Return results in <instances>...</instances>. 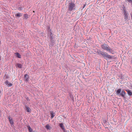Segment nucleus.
Masks as SVG:
<instances>
[{"label": "nucleus", "instance_id": "obj_11", "mask_svg": "<svg viewBox=\"0 0 132 132\" xmlns=\"http://www.w3.org/2000/svg\"><path fill=\"white\" fill-rule=\"evenodd\" d=\"M9 119L11 124H12L13 123V121L11 118L10 117H9Z\"/></svg>", "mask_w": 132, "mask_h": 132}, {"label": "nucleus", "instance_id": "obj_12", "mask_svg": "<svg viewBox=\"0 0 132 132\" xmlns=\"http://www.w3.org/2000/svg\"><path fill=\"white\" fill-rule=\"evenodd\" d=\"M127 91V92L128 94L129 95H132V92L131 91L129 90H128Z\"/></svg>", "mask_w": 132, "mask_h": 132}, {"label": "nucleus", "instance_id": "obj_25", "mask_svg": "<svg viewBox=\"0 0 132 132\" xmlns=\"http://www.w3.org/2000/svg\"><path fill=\"white\" fill-rule=\"evenodd\" d=\"M131 62H132V61H131Z\"/></svg>", "mask_w": 132, "mask_h": 132}, {"label": "nucleus", "instance_id": "obj_21", "mask_svg": "<svg viewBox=\"0 0 132 132\" xmlns=\"http://www.w3.org/2000/svg\"><path fill=\"white\" fill-rule=\"evenodd\" d=\"M8 80H6V81L5 83L6 85H7L8 84Z\"/></svg>", "mask_w": 132, "mask_h": 132}, {"label": "nucleus", "instance_id": "obj_13", "mask_svg": "<svg viewBox=\"0 0 132 132\" xmlns=\"http://www.w3.org/2000/svg\"><path fill=\"white\" fill-rule=\"evenodd\" d=\"M51 114V117L52 118H53L54 116V113H53V112L51 111L50 112Z\"/></svg>", "mask_w": 132, "mask_h": 132}, {"label": "nucleus", "instance_id": "obj_18", "mask_svg": "<svg viewBox=\"0 0 132 132\" xmlns=\"http://www.w3.org/2000/svg\"><path fill=\"white\" fill-rule=\"evenodd\" d=\"M21 56L18 53H17V57L21 58Z\"/></svg>", "mask_w": 132, "mask_h": 132}, {"label": "nucleus", "instance_id": "obj_24", "mask_svg": "<svg viewBox=\"0 0 132 132\" xmlns=\"http://www.w3.org/2000/svg\"><path fill=\"white\" fill-rule=\"evenodd\" d=\"M15 54H16V53H15Z\"/></svg>", "mask_w": 132, "mask_h": 132}, {"label": "nucleus", "instance_id": "obj_22", "mask_svg": "<svg viewBox=\"0 0 132 132\" xmlns=\"http://www.w3.org/2000/svg\"><path fill=\"white\" fill-rule=\"evenodd\" d=\"M127 1L129 2H131L132 5V0H127Z\"/></svg>", "mask_w": 132, "mask_h": 132}, {"label": "nucleus", "instance_id": "obj_3", "mask_svg": "<svg viewBox=\"0 0 132 132\" xmlns=\"http://www.w3.org/2000/svg\"><path fill=\"white\" fill-rule=\"evenodd\" d=\"M121 92V89H118V90L117 91V94L118 95H120L122 97H124L126 94L125 92L123 90L122 91L121 93H120Z\"/></svg>", "mask_w": 132, "mask_h": 132}, {"label": "nucleus", "instance_id": "obj_2", "mask_svg": "<svg viewBox=\"0 0 132 132\" xmlns=\"http://www.w3.org/2000/svg\"><path fill=\"white\" fill-rule=\"evenodd\" d=\"M68 8L69 10L70 11H72L73 10H76V7L75 4L72 2L69 3L68 6Z\"/></svg>", "mask_w": 132, "mask_h": 132}, {"label": "nucleus", "instance_id": "obj_1", "mask_svg": "<svg viewBox=\"0 0 132 132\" xmlns=\"http://www.w3.org/2000/svg\"><path fill=\"white\" fill-rule=\"evenodd\" d=\"M101 47L103 49L105 50H106L109 52L112 53L113 52L112 50L110 48V47H109L108 45L106 44H103L101 45Z\"/></svg>", "mask_w": 132, "mask_h": 132}, {"label": "nucleus", "instance_id": "obj_6", "mask_svg": "<svg viewBox=\"0 0 132 132\" xmlns=\"http://www.w3.org/2000/svg\"><path fill=\"white\" fill-rule=\"evenodd\" d=\"M123 13L124 18L125 19H127L128 18V13L126 12L125 10H124Z\"/></svg>", "mask_w": 132, "mask_h": 132}, {"label": "nucleus", "instance_id": "obj_5", "mask_svg": "<svg viewBox=\"0 0 132 132\" xmlns=\"http://www.w3.org/2000/svg\"><path fill=\"white\" fill-rule=\"evenodd\" d=\"M24 80L25 81L28 82L29 79V77L28 75L26 74L24 75Z\"/></svg>", "mask_w": 132, "mask_h": 132}, {"label": "nucleus", "instance_id": "obj_7", "mask_svg": "<svg viewBox=\"0 0 132 132\" xmlns=\"http://www.w3.org/2000/svg\"><path fill=\"white\" fill-rule=\"evenodd\" d=\"M59 125L61 129L64 131L65 130V128L63 123H61L59 124Z\"/></svg>", "mask_w": 132, "mask_h": 132}, {"label": "nucleus", "instance_id": "obj_19", "mask_svg": "<svg viewBox=\"0 0 132 132\" xmlns=\"http://www.w3.org/2000/svg\"><path fill=\"white\" fill-rule=\"evenodd\" d=\"M12 86V84L11 83L8 84H7V86L9 87L11 86Z\"/></svg>", "mask_w": 132, "mask_h": 132}, {"label": "nucleus", "instance_id": "obj_15", "mask_svg": "<svg viewBox=\"0 0 132 132\" xmlns=\"http://www.w3.org/2000/svg\"><path fill=\"white\" fill-rule=\"evenodd\" d=\"M22 14L20 13H17V17H19L20 16H22Z\"/></svg>", "mask_w": 132, "mask_h": 132}, {"label": "nucleus", "instance_id": "obj_23", "mask_svg": "<svg viewBox=\"0 0 132 132\" xmlns=\"http://www.w3.org/2000/svg\"><path fill=\"white\" fill-rule=\"evenodd\" d=\"M33 12L34 13L35 12V11H33Z\"/></svg>", "mask_w": 132, "mask_h": 132}, {"label": "nucleus", "instance_id": "obj_10", "mask_svg": "<svg viewBox=\"0 0 132 132\" xmlns=\"http://www.w3.org/2000/svg\"><path fill=\"white\" fill-rule=\"evenodd\" d=\"M45 128L47 129H51V127L50 125H48L46 126Z\"/></svg>", "mask_w": 132, "mask_h": 132}, {"label": "nucleus", "instance_id": "obj_9", "mask_svg": "<svg viewBox=\"0 0 132 132\" xmlns=\"http://www.w3.org/2000/svg\"><path fill=\"white\" fill-rule=\"evenodd\" d=\"M28 127L29 132H32L33 131H32V129L31 128L30 126H28Z\"/></svg>", "mask_w": 132, "mask_h": 132}, {"label": "nucleus", "instance_id": "obj_20", "mask_svg": "<svg viewBox=\"0 0 132 132\" xmlns=\"http://www.w3.org/2000/svg\"><path fill=\"white\" fill-rule=\"evenodd\" d=\"M18 10H21L22 9V8L21 7H19L18 8Z\"/></svg>", "mask_w": 132, "mask_h": 132}, {"label": "nucleus", "instance_id": "obj_14", "mask_svg": "<svg viewBox=\"0 0 132 132\" xmlns=\"http://www.w3.org/2000/svg\"><path fill=\"white\" fill-rule=\"evenodd\" d=\"M17 66L19 68H22V65L21 64L18 63L17 64Z\"/></svg>", "mask_w": 132, "mask_h": 132}, {"label": "nucleus", "instance_id": "obj_8", "mask_svg": "<svg viewBox=\"0 0 132 132\" xmlns=\"http://www.w3.org/2000/svg\"><path fill=\"white\" fill-rule=\"evenodd\" d=\"M26 110L28 112H30L31 111V109L29 107L26 106Z\"/></svg>", "mask_w": 132, "mask_h": 132}, {"label": "nucleus", "instance_id": "obj_16", "mask_svg": "<svg viewBox=\"0 0 132 132\" xmlns=\"http://www.w3.org/2000/svg\"><path fill=\"white\" fill-rule=\"evenodd\" d=\"M24 17L25 19H27L28 18V15L27 14H25L24 15Z\"/></svg>", "mask_w": 132, "mask_h": 132}, {"label": "nucleus", "instance_id": "obj_4", "mask_svg": "<svg viewBox=\"0 0 132 132\" xmlns=\"http://www.w3.org/2000/svg\"><path fill=\"white\" fill-rule=\"evenodd\" d=\"M102 55L104 57L108 58L109 59H111L112 58V56L109 55L108 53L106 52H103Z\"/></svg>", "mask_w": 132, "mask_h": 132}, {"label": "nucleus", "instance_id": "obj_17", "mask_svg": "<svg viewBox=\"0 0 132 132\" xmlns=\"http://www.w3.org/2000/svg\"><path fill=\"white\" fill-rule=\"evenodd\" d=\"M103 52L101 51H99L98 52V54H99V55H102V54H103Z\"/></svg>", "mask_w": 132, "mask_h": 132}]
</instances>
